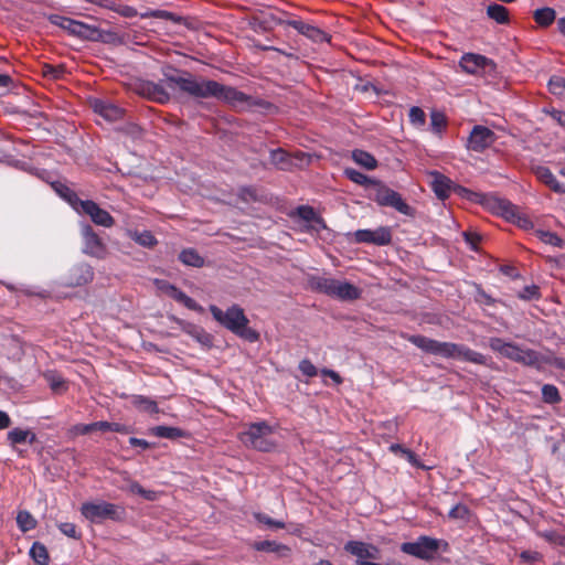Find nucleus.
<instances>
[{"instance_id": "f257e3e1", "label": "nucleus", "mask_w": 565, "mask_h": 565, "mask_svg": "<svg viewBox=\"0 0 565 565\" xmlns=\"http://www.w3.org/2000/svg\"><path fill=\"white\" fill-rule=\"evenodd\" d=\"M164 83L168 88L178 87L182 92L195 98H210L223 100L241 110H252L254 108H271V105L233 88L222 85L211 79H196L194 76L186 74L185 76L166 75Z\"/></svg>"}, {"instance_id": "f03ea898", "label": "nucleus", "mask_w": 565, "mask_h": 565, "mask_svg": "<svg viewBox=\"0 0 565 565\" xmlns=\"http://www.w3.org/2000/svg\"><path fill=\"white\" fill-rule=\"evenodd\" d=\"M210 311L213 318L225 329L230 330L237 337L248 341V342H257L260 338L259 333L250 328L249 320L246 317L244 309L238 305H233L227 308L225 311L220 309L218 307L212 305L210 306Z\"/></svg>"}, {"instance_id": "7ed1b4c3", "label": "nucleus", "mask_w": 565, "mask_h": 565, "mask_svg": "<svg viewBox=\"0 0 565 565\" xmlns=\"http://www.w3.org/2000/svg\"><path fill=\"white\" fill-rule=\"evenodd\" d=\"M408 340L419 349L429 353L438 354L445 358L466 360L476 364L486 363V359L482 354L455 343L438 342L422 335H412L408 338Z\"/></svg>"}, {"instance_id": "20e7f679", "label": "nucleus", "mask_w": 565, "mask_h": 565, "mask_svg": "<svg viewBox=\"0 0 565 565\" xmlns=\"http://www.w3.org/2000/svg\"><path fill=\"white\" fill-rule=\"evenodd\" d=\"M275 427L267 422H257L246 425V429L238 434L241 443L253 450L273 452L278 448V443L273 438Z\"/></svg>"}, {"instance_id": "39448f33", "label": "nucleus", "mask_w": 565, "mask_h": 565, "mask_svg": "<svg viewBox=\"0 0 565 565\" xmlns=\"http://www.w3.org/2000/svg\"><path fill=\"white\" fill-rule=\"evenodd\" d=\"M463 192L468 200L483 205L489 211H491L494 214L501 215L507 221L518 223L521 226H525V224H527V220L522 218L519 215L516 206H514L510 202L493 196H486L482 194L472 193L467 190H465Z\"/></svg>"}, {"instance_id": "423d86ee", "label": "nucleus", "mask_w": 565, "mask_h": 565, "mask_svg": "<svg viewBox=\"0 0 565 565\" xmlns=\"http://www.w3.org/2000/svg\"><path fill=\"white\" fill-rule=\"evenodd\" d=\"M313 288L330 297L342 301H353L361 298L362 290L348 281L331 278H319L313 282Z\"/></svg>"}, {"instance_id": "0eeeda50", "label": "nucleus", "mask_w": 565, "mask_h": 565, "mask_svg": "<svg viewBox=\"0 0 565 565\" xmlns=\"http://www.w3.org/2000/svg\"><path fill=\"white\" fill-rule=\"evenodd\" d=\"M81 513L89 522H100L107 519L121 521L125 516V509L106 501L85 502L81 505Z\"/></svg>"}, {"instance_id": "6e6552de", "label": "nucleus", "mask_w": 565, "mask_h": 565, "mask_svg": "<svg viewBox=\"0 0 565 565\" xmlns=\"http://www.w3.org/2000/svg\"><path fill=\"white\" fill-rule=\"evenodd\" d=\"M449 547L445 541L429 536H420L416 542H407L401 545L402 552L420 559H433L439 548L447 551Z\"/></svg>"}, {"instance_id": "1a4fd4ad", "label": "nucleus", "mask_w": 565, "mask_h": 565, "mask_svg": "<svg viewBox=\"0 0 565 565\" xmlns=\"http://www.w3.org/2000/svg\"><path fill=\"white\" fill-rule=\"evenodd\" d=\"M68 201L75 209L81 207V211L88 215L93 223L104 227H111L115 224L114 217L97 203L92 200H79L75 194L68 198Z\"/></svg>"}, {"instance_id": "9d476101", "label": "nucleus", "mask_w": 565, "mask_h": 565, "mask_svg": "<svg viewBox=\"0 0 565 565\" xmlns=\"http://www.w3.org/2000/svg\"><path fill=\"white\" fill-rule=\"evenodd\" d=\"M376 186L374 200L382 206H393L403 214H409L411 207L403 201L401 195L394 190L383 185L379 181L374 183Z\"/></svg>"}, {"instance_id": "9b49d317", "label": "nucleus", "mask_w": 565, "mask_h": 565, "mask_svg": "<svg viewBox=\"0 0 565 565\" xmlns=\"http://www.w3.org/2000/svg\"><path fill=\"white\" fill-rule=\"evenodd\" d=\"M153 285L160 294L173 298L175 301L184 305L188 309L199 312L203 311V308L200 305H198L192 298L186 296L184 292L179 290L174 285H171L167 280L154 279Z\"/></svg>"}, {"instance_id": "f8f14e48", "label": "nucleus", "mask_w": 565, "mask_h": 565, "mask_svg": "<svg viewBox=\"0 0 565 565\" xmlns=\"http://www.w3.org/2000/svg\"><path fill=\"white\" fill-rule=\"evenodd\" d=\"M84 249L83 252L90 257L104 259L108 255V249L102 238L90 226L83 228Z\"/></svg>"}, {"instance_id": "ddd939ff", "label": "nucleus", "mask_w": 565, "mask_h": 565, "mask_svg": "<svg viewBox=\"0 0 565 565\" xmlns=\"http://www.w3.org/2000/svg\"><path fill=\"white\" fill-rule=\"evenodd\" d=\"M495 139L494 132L488 127L475 126L470 132L467 147L472 151L482 152L491 147Z\"/></svg>"}, {"instance_id": "4468645a", "label": "nucleus", "mask_w": 565, "mask_h": 565, "mask_svg": "<svg viewBox=\"0 0 565 565\" xmlns=\"http://www.w3.org/2000/svg\"><path fill=\"white\" fill-rule=\"evenodd\" d=\"M460 67L462 68L463 72L468 74L481 75L488 68L493 70L494 64L492 61L488 60L482 55L467 53L460 60Z\"/></svg>"}, {"instance_id": "2eb2a0df", "label": "nucleus", "mask_w": 565, "mask_h": 565, "mask_svg": "<svg viewBox=\"0 0 565 565\" xmlns=\"http://www.w3.org/2000/svg\"><path fill=\"white\" fill-rule=\"evenodd\" d=\"M356 242L373 243L376 245H386L391 242V233L387 228L380 227L377 230H359L354 233Z\"/></svg>"}, {"instance_id": "dca6fc26", "label": "nucleus", "mask_w": 565, "mask_h": 565, "mask_svg": "<svg viewBox=\"0 0 565 565\" xmlns=\"http://www.w3.org/2000/svg\"><path fill=\"white\" fill-rule=\"evenodd\" d=\"M83 40L87 41H96V42H103L107 44H121L122 39L119 34L111 30H100L94 25H88L83 38Z\"/></svg>"}, {"instance_id": "f3484780", "label": "nucleus", "mask_w": 565, "mask_h": 565, "mask_svg": "<svg viewBox=\"0 0 565 565\" xmlns=\"http://www.w3.org/2000/svg\"><path fill=\"white\" fill-rule=\"evenodd\" d=\"M94 271L90 265L82 264L72 268L68 273L66 284L71 287L83 286L93 280Z\"/></svg>"}, {"instance_id": "a211bd4d", "label": "nucleus", "mask_w": 565, "mask_h": 565, "mask_svg": "<svg viewBox=\"0 0 565 565\" xmlns=\"http://www.w3.org/2000/svg\"><path fill=\"white\" fill-rule=\"evenodd\" d=\"M252 547L257 552L273 553L278 558H287L291 555V548L288 545L279 543L277 541H256L252 544Z\"/></svg>"}, {"instance_id": "6ab92c4d", "label": "nucleus", "mask_w": 565, "mask_h": 565, "mask_svg": "<svg viewBox=\"0 0 565 565\" xmlns=\"http://www.w3.org/2000/svg\"><path fill=\"white\" fill-rule=\"evenodd\" d=\"M90 105L96 114L100 115L102 117H104L106 120H109V121H116V120L120 119L124 115L122 109H120L119 107H117L113 104L100 100V99L92 100Z\"/></svg>"}, {"instance_id": "aec40b11", "label": "nucleus", "mask_w": 565, "mask_h": 565, "mask_svg": "<svg viewBox=\"0 0 565 565\" xmlns=\"http://www.w3.org/2000/svg\"><path fill=\"white\" fill-rule=\"evenodd\" d=\"M295 214L309 224L308 230L310 231L319 232L327 227L323 220L310 206H299Z\"/></svg>"}, {"instance_id": "412c9836", "label": "nucleus", "mask_w": 565, "mask_h": 565, "mask_svg": "<svg viewBox=\"0 0 565 565\" xmlns=\"http://www.w3.org/2000/svg\"><path fill=\"white\" fill-rule=\"evenodd\" d=\"M139 93L158 103H166L170 99L167 89L162 85L152 82L141 84Z\"/></svg>"}, {"instance_id": "4be33fe9", "label": "nucleus", "mask_w": 565, "mask_h": 565, "mask_svg": "<svg viewBox=\"0 0 565 565\" xmlns=\"http://www.w3.org/2000/svg\"><path fill=\"white\" fill-rule=\"evenodd\" d=\"M105 427H107L105 422H95V423H90V424H76V425L71 426L67 429L66 435L70 439H75L78 436L88 435V434H92L97 430L105 431Z\"/></svg>"}, {"instance_id": "5701e85b", "label": "nucleus", "mask_w": 565, "mask_h": 565, "mask_svg": "<svg viewBox=\"0 0 565 565\" xmlns=\"http://www.w3.org/2000/svg\"><path fill=\"white\" fill-rule=\"evenodd\" d=\"M431 186L439 199H446L451 189V181L439 172H430Z\"/></svg>"}, {"instance_id": "b1692460", "label": "nucleus", "mask_w": 565, "mask_h": 565, "mask_svg": "<svg viewBox=\"0 0 565 565\" xmlns=\"http://www.w3.org/2000/svg\"><path fill=\"white\" fill-rule=\"evenodd\" d=\"M270 162L282 171H290L294 168L291 154L282 149H276L270 152Z\"/></svg>"}, {"instance_id": "393cba45", "label": "nucleus", "mask_w": 565, "mask_h": 565, "mask_svg": "<svg viewBox=\"0 0 565 565\" xmlns=\"http://www.w3.org/2000/svg\"><path fill=\"white\" fill-rule=\"evenodd\" d=\"M514 361L530 366H540L542 363L550 362L548 359L541 356L537 352L533 350H523L521 348H519Z\"/></svg>"}, {"instance_id": "a878e982", "label": "nucleus", "mask_w": 565, "mask_h": 565, "mask_svg": "<svg viewBox=\"0 0 565 565\" xmlns=\"http://www.w3.org/2000/svg\"><path fill=\"white\" fill-rule=\"evenodd\" d=\"M490 348L493 351L499 352L508 359L515 360L519 347L512 343H505L499 338H492L489 342Z\"/></svg>"}, {"instance_id": "bb28decb", "label": "nucleus", "mask_w": 565, "mask_h": 565, "mask_svg": "<svg viewBox=\"0 0 565 565\" xmlns=\"http://www.w3.org/2000/svg\"><path fill=\"white\" fill-rule=\"evenodd\" d=\"M8 439L12 446L26 441L33 444L36 441V435L29 429L14 428L8 433Z\"/></svg>"}, {"instance_id": "cd10ccee", "label": "nucleus", "mask_w": 565, "mask_h": 565, "mask_svg": "<svg viewBox=\"0 0 565 565\" xmlns=\"http://www.w3.org/2000/svg\"><path fill=\"white\" fill-rule=\"evenodd\" d=\"M30 556L36 565H49L50 554L46 546L40 542H34L30 550Z\"/></svg>"}, {"instance_id": "c85d7f7f", "label": "nucleus", "mask_w": 565, "mask_h": 565, "mask_svg": "<svg viewBox=\"0 0 565 565\" xmlns=\"http://www.w3.org/2000/svg\"><path fill=\"white\" fill-rule=\"evenodd\" d=\"M254 519L257 524L269 530H282L286 527V523L281 520H276L263 512H254Z\"/></svg>"}, {"instance_id": "c756f323", "label": "nucleus", "mask_w": 565, "mask_h": 565, "mask_svg": "<svg viewBox=\"0 0 565 565\" xmlns=\"http://www.w3.org/2000/svg\"><path fill=\"white\" fill-rule=\"evenodd\" d=\"M353 161L366 170H374L377 167L376 159L369 152L363 150H354L352 152Z\"/></svg>"}, {"instance_id": "7c9ffc66", "label": "nucleus", "mask_w": 565, "mask_h": 565, "mask_svg": "<svg viewBox=\"0 0 565 565\" xmlns=\"http://www.w3.org/2000/svg\"><path fill=\"white\" fill-rule=\"evenodd\" d=\"M44 377L54 393L63 394L67 391L68 386L66 381L56 372L49 371L44 373Z\"/></svg>"}, {"instance_id": "2f4dec72", "label": "nucleus", "mask_w": 565, "mask_h": 565, "mask_svg": "<svg viewBox=\"0 0 565 565\" xmlns=\"http://www.w3.org/2000/svg\"><path fill=\"white\" fill-rule=\"evenodd\" d=\"M151 433L157 437L168 439L183 438L186 436V433L183 431L182 429L169 426H156L151 429Z\"/></svg>"}, {"instance_id": "473e14b6", "label": "nucleus", "mask_w": 565, "mask_h": 565, "mask_svg": "<svg viewBox=\"0 0 565 565\" xmlns=\"http://www.w3.org/2000/svg\"><path fill=\"white\" fill-rule=\"evenodd\" d=\"M539 179L550 186L555 192H565V186H563L555 178V175L546 168H540L537 170Z\"/></svg>"}, {"instance_id": "72a5a7b5", "label": "nucleus", "mask_w": 565, "mask_h": 565, "mask_svg": "<svg viewBox=\"0 0 565 565\" xmlns=\"http://www.w3.org/2000/svg\"><path fill=\"white\" fill-rule=\"evenodd\" d=\"M179 259L186 266L192 267H202L204 265V259L199 253L194 249H184L180 253Z\"/></svg>"}, {"instance_id": "f704fd0d", "label": "nucleus", "mask_w": 565, "mask_h": 565, "mask_svg": "<svg viewBox=\"0 0 565 565\" xmlns=\"http://www.w3.org/2000/svg\"><path fill=\"white\" fill-rule=\"evenodd\" d=\"M487 14L490 19L498 23H505L509 20V12L507 8L501 4H490L487 8Z\"/></svg>"}, {"instance_id": "c9c22d12", "label": "nucleus", "mask_w": 565, "mask_h": 565, "mask_svg": "<svg viewBox=\"0 0 565 565\" xmlns=\"http://www.w3.org/2000/svg\"><path fill=\"white\" fill-rule=\"evenodd\" d=\"M17 523H18L19 529L22 532H28L30 530H33L38 524L36 520L28 511L18 512Z\"/></svg>"}, {"instance_id": "e433bc0d", "label": "nucleus", "mask_w": 565, "mask_h": 565, "mask_svg": "<svg viewBox=\"0 0 565 565\" xmlns=\"http://www.w3.org/2000/svg\"><path fill=\"white\" fill-rule=\"evenodd\" d=\"M188 333L206 348H211L213 345V337L201 328L191 326Z\"/></svg>"}, {"instance_id": "4c0bfd02", "label": "nucleus", "mask_w": 565, "mask_h": 565, "mask_svg": "<svg viewBox=\"0 0 565 565\" xmlns=\"http://www.w3.org/2000/svg\"><path fill=\"white\" fill-rule=\"evenodd\" d=\"M556 13L552 8H542L534 12L535 21L542 25L547 26L555 20Z\"/></svg>"}, {"instance_id": "58836bf2", "label": "nucleus", "mask_w": 565, "mask_h": 565, "mask_svg": "<svg viewBox=\"0 0 565 565\" xmlns=\"http://www.w3.org/2000/svg\"><path fill=\"white\" fill-rule=\"evenodd\" d=\"M130 236L136 243L145 247H153L157 244L156 237L149 231H143L142 233L135 232Z\"/></svg>"}, {"instance_id": "ea45409f", "label": "nucleus", "mask_w": 565, "mask_h": 565, "mask_svg": "<svg viewBox=\"0 0 565 565\" xmlns=\"http://www.w3.org/2000/svg\"><path fill=\"white\" fill-rule=\"evenodd\" d=\"M51 22L63 30L67 31L70 34H74V29L76 26V20H72L70 18L61 17V15H52L50 18Z\"/></svg>"}, {"instance_id": "a19ab883", "label": "nucleus", "mask_w": 565, "mask_h": 565, "mask_svg": "<svg viewBox=\"0 0 565 565\" xmlns=\"http://www.w3.org/2000/svg\"><path fill=\"white\" fill-rule=\"evenodd\" d=\"M129 491L134 494H139L148 501H154L158 498V492L142 488L138 482H130Z\"/></svg>"}, {"instance_id": "79ce46f5", "label": "nucleus", "mask_w": 565, "mask_h": 565, "mask_svg": "<svg viewBox=\"0 0 565 565\" xmlns=\"http://www.w3.org/2000/svg\"><path fill=\"white\" fill-rule=\"evenodd\" d=\"M344 174L356 184H373L376 182L375 180L370 179L365 174L354 170V169H345Z\"/></svg>"}, {"instance_id": "37998d69", "label": "nucleus", "mask_w": 565, "mask_h": 565, "mask_svg": "<svg viewBox=\"0 0 565 565\" xmlns=\"http://www.w3.org/2000/svg\"><path fill=\"white\" fill-rule=\"evenodd\" d=\"M470 514H471V512H470V510L468 509V507H467V505H465V504H461V503H459V504L455 505V507L450 510V512H449V516H450L451 519H454V520H462V521H467V520H469Z\"/></svg>"}, {"instance_id": "c03bdc74", "label": "nucleus", "mask_w": 565, "mask_h": 565, "mask_svg": "<svg viewBox=\"0 0 565 565\" xmlns=\"http://www.w3.org/2000/svg\"><path fill=\"white\" fill-rule=\"evenodd\" d=\"M542 395L545 403H557L559 402V393L558 390L554 385H544L542 388Z\"/></svg>"}, {"instance_id": "a18cd8bd", "label": "nucleus", "mask_w": 565, "mask_h": 565, "mask_svg": "<svg viewBox=\"0 0 565 565\" xmlns=\"http://www.w3.org/2000/svg\"><path fill=\"white\" fill-rule=\"evenodd\" d=\"M134 403H135V405H137L139 408H141L145 412L154 413V414L159 412L156 402L145 398L142 396L136 397Z\"/></svg>"}, {"instance_id": "49530a36", "label": "nucleus", "mask_w": 565, "mask_h": 565, "mask_svg": "<svg viewBox=\"0 0 565 565\" xmlns=\"http://www.w3.org/2000/svg\"><path fill=\"white\" fill-rule=\"evenodd\" d=\"M537 235L539 238L545 244H550L556 247H562L563 245L562 238L558 237L555 233L539 231Z\"/></svg>"}, {"instance_id": "de8ad7c7", "label": "nucleus", "mask_w": 565, "mask_h": 565, "mask_svg": "<svg viewBox=\"0 0 565 565\" xmlns=\"http://www.w3.org/2000/svg\"><path fill=\"white\" fill-rule=\"evenodd\" d=\"M409 120L415 126H423L426 120L424 110L417 106L412 107L409 109Z\"/></svg>"}, {"instance_id": "09e8293b", "label": "nucleus", "mask_w": 565, "mask_h": 565, "mask_svg": "<svg viewBox=\"0 0 565 565\" xmlns=\"http://www.w3.org/2000/svg\"><path fill=\"white\" fill-rule=\"evenodd\" d=\"M58 529L64 535H66L71 539L78 540L81 537V535L77 532L76 525L74 523H71V522L60 523Z\"/></svg>"}, {"instance_id": "8fccbe9b", "label": "nucleus", "mask_w": 565, "mask_h": 565, "mask_svg": "<svg viewBox=\"0 0 565 565\" xmlns=\"http://www.w3.org/2000/svg\"><path fill=\"white\" fill-rule=\"evenodd\" d=\"M65 71L63 65L52 66L49 64L43 65V75L49 76L53 79H58Z\"/></svg>"}, {"instance_id": "3c124183", "label": "nucleus", "mask_w": 565, "mask_h": 565, "mask_svg": "<svg viewBox=\"0 0 565 565\" xmlns=\"http://www.w3.org/2000/svg\"><path fill=\"white\" fill-rule=\"evenodd\" d=\"M551 93L562 95L565 89V79L558 76L552 77L548 82Z\"/></svg>"}, {"instance_id": "603ef678", "label": "nucleus", "mask_w": 565, "mask_h": 565, "mask_svg": "<svg viewBox=\"0 0 565 565\" xmlns=\"http://www.w3.org/2000/svg\"><path fill=\"white\" fill-rule=\"evenodd\" d=\"M430 124L434 130L440 131L446 126V118L439 111H433L430 114Z\"/></svg>"}, {"instance_id": "864d4df0", "label": "nucleus", "mask_w": 565, "mask_h": 565, "mask_svg": "<svg viewBox=\"0 0 565 565\" xmlns=\"http://www.w3.org/2000/svg\"><path fill=\"white\" fill-rule=\"evenodd\" d=\"M292 159H295L297 162H294V167L303 168L305 166H308L311 163L313 156L306 152H296L295 154H291Z\"/></svg>"}, {"instance_id": "5fc2aeb1", "label": "nucleus", "mask_w": 565, "mask_h": 565, "mask_svg": "<svg viewBox=\"0 0 565 565\" xmlns=\"http://www.w3.org/2000/svg\"><path fill=\"white\" fill-rule=\"evenodd\" d=\"M519 297L524 300L537 299L540 297L539 287L536 285L526 286Z\"/></svg>"}, {"instance_id": "6e6d98bb", "label": "nucleus", "mask_w": 565, "mask_h": 565, "mask_svg": "<svg viewBox=\"0 0 565 565\" xmlns=\"http://www.w3.org/2000/svg\"><path fill=\"white\" fill-rule=\"evenodd\" d=\"M306 36L313 40L315 42L329 41L328 36L321 30L312 25L307 29Z\"/></svg>"}, {"instance_id": "4d7b16f0", "label": "nucleus", "mask_w": 565, "mask_h": 565, "mask_svg": "<svg viewBox=\"0 0 565 565\" xmlns=\"http://www.w3.org/2000/svg\"><path fill=\"white\" fill-rule=\"evenodd\" d=\"M541 535L546 541H548L551 543H554V544H557V545H561V546H565V534L562 535V534H558L556 532H545V533H542Z\"/></svg>"}, {"instance_id": "13d9d810", "label": "nucleus", "mask_w": 565, "mask_h": 565, "mask_svg": "<svg viewBox=\"0 0 565 565\" xmlns=\"http://www.w3.org/2000/svg\"><path fill=\"white\" fill-rule=\"evenodd\" d=\"M299 369L303 375L309 377L316 376L318 373L316 366L309 360H302L299 363Z\"/></svg>"}, {"instance_id": "bf43d9fd", "label": "nucleus", "mask_w": 565, "mask_h": 565, "mask_svg": "<svg viewBox=\"0 0 565 565\" xmlns=\"http://www.w3.org/2000/svg\"><path fill=\"white\" fill-rule=\"evenodd\" d=\"M105 424L107 426V427H105V431L111 430V431H117V433H122V434L129 433V429L126 426L120 425L118 423L105 422Z\"/></svg>"}, {"instance_id": "052dcab7", "label": "nucleus", "mask_w": 565, "mask_h": 565, "mask_svg": "<svg viewBox=\"0 0 565 565\" xmlns=\"http://www.w3.org/2000/svg\"><path fill=\"white\" fill-rule=\"evenodd\" d=\"M521 558L526 562H537L542 559V555L539 552L525 551L521 553Z\"/></svg>"}, {"instance_id": "680f3d73", "label": "nucleus", "mask_w": 565, "mask_h": 565, "mask_svg": "<svg viewBox=\"0 0 565 565\" xmlns=\"http://www.w3.org/2000/svg\"><path fill=\"white\" fill-rule=\"evenodd\" d=\"M142 18L156 17L161 19H172V14L168 11H151L141 14Z\"/></svg>"}, {"instance_id": "e2e57ef3", "label": "nucleus", "mask_w": 565, "mask_h": 565, "mask_svg": "<svg viewBox=\"0 0 565 565\" xmlns=\"http://www.w3.org/2000/svg\"><path fill=\"white\" fill-rule=\"evenodd\" d=\"M405 458L414 466L422 468V469H428V467H425L420 461L417 460L415 454L409 450L405 452Z\"/></svg>"}, {"instance_id": "0e129e2a", "label": "nucleus", "mask_w": 565, "mask_h": 565, "mask_svg": "<svg viewBox=\"0 0 565 565\" xmlns=\"http://www.w3.org/2000/svg\"><path fill=\"white\" fill-rule=\"evenodd\" d=\"M117 12L126 18H131V17L137 15V11L134 8L128 7V6L118 8Z\"/></svg>"}, {"instance_id": "69168bd1", "label": "nucleus", "mask_w": 565, "mask_h": 565, "mask_svg": "<svg viewBox=\"0 0 565 565\" xmlns=\"http://www.w3.org/2000/svg\"><path fill=\"white\" fill-rule=\"evenodd\" d=\"M87 26H88V24H85V23H83L81 21H76V26L74 29V34L73 35L74 36H78V38L82 39L84 33H85V31H86V29H87Z\"/></svg>"}, {"instance_id": "338daca9", "label": "nucleus", "mask_w": 565, "mask_h": 565, "mask_svg": "<svg viewBox=\"0 0 565 565\" xmlns=\"http://www.w3.org/2000/svg\"><path fill=\"white\" fill-rule=\"evenodd\" d=\"M129 443L131 446H135V447H141L143 449H147L150 447V444L145 440V439H139V438H136V437H131L129 439Z\"/></svg>"}, {"instance_id": "774afa93", "label": "nucleus", "mask_w": 565, "mask_h": 565, "mask_svg": "<svg viewBox=\"0 0 565 565\" xmlns=\"http://www.w3.org/2000/svg\"><path fill=\"white\" fill-rule=\"evenodd\" d=\"M553 119H555L561 126L565 127V113L559 110H553L550 113Z\"/></svg>"}]
</instances>
